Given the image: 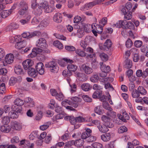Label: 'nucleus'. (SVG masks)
Segmentation results:
<instances>
[{"mask_svg": "<svg viewBox=\"0 0 148 148\" xmlns=\"http://www.w3.org/2000/svg\"><path fill=\"white\" fill-rule=\"evenodd\" d=\"M79 100V98L77 97H72L71 100L66 99L62 101V104L65 107L66 109L71 110H75L74 108L71 106H68L67 105H69L76 108L78 106Z\"/></svg>", "mask_w": 148, "mask_h": 148, "instance_id": "f257e3e1", "label": "nucleus"}, {"mask_svg": "<svg viewBox=\"0 0 148 148\" xmlns=\"http://www.w3.org/2000/svg\"><path fill=\"white\" fill-rule=\"evenodd\" d=\"M18 38V41H17L15 45L16 48L18 49H20L22 48H24L27 44V42H28L29 43V40L27 38L25 40H23L21 38Z\"/></svg>", "mask_w": 148, "mask_h": 148, "instance_id": "f03ea898", "label": "nucleus"}, {"mask_svg": "<svg viewBox=\"0 0 148 148\" xmlns=\"http://www.w3.org/2000/svg\"><path fill=\"white\" fill-rule=\"evenodd\" d=\"M39 6L42 9L44 10L45 12L46 13L51 12L53 10V8L49 6L48 2L46 1H42Z\"/></svg>", "mask_w": 148, "mask_h": 148, "instance_id": "7ed1b4c3", "label": "nucleus"}, {"mask_svg": "<svg viewBox=\"0 0 148 148\" xmlns=\"http://www.w3.org/2000/svg\"><path fill=\"white\" fill-rule=\"evenodd\" d=\"M80 70L87 75H90L92 73L93 70L92 68L87 65L85 64L81 65L80 67Z\"/></svg>", "mask_w": 148, "mask_h": 148, "instance_id": "20e7f679", "label": "nucleus"}, {"mask_svg": "<svg viewBox=\"0 0 148 148\" xmlns=\"http://www.w3.org/2000/svg\"><path fill=\"white\" fill-rule=\"evenodd\" d=\"M45 66L47 68H50L51 71L52 72H57L58 70V67L56 63L53 61H51L46 63Z\"/></svg>", "mask_w": 148, "mask_h": 148, "instance_id": "39448f33", "label": "nucleus"}, {"mask_svg": "<svg viewBox=\"0 0 148 148\" xmlns=\"http://www.w3.org/2000/svg\"><path fill=\"white\" fill-rule=\"evenodd\" d=\"M11 128L13 130L20 131L22 128V123L17 121H12L11 123Z\"/></svg>", "mask_w": 148, "mask_h": 148, "instance_id": "423d86ee", "label": "nucleus"}, {"mask_svg": "<svg viewBox=\"0 0 148 148\" xmlns=\"http://www.w3.org/2000/svg\"><path fill=\"white\" fill-rule=\"evenodd\" d=\"M99 23L96 24L95 25L97 27H99L100 29L101 32L103 31V27L106 25L107 22V18L106 17H103L101 19L99 20Z\"/></svg>", "mask_w": 148, "mask_h": 148, "instance_id": "0eeeda50", "label": "nucleus"}, {"mask_svg": "<svg viewBox=\"0 0 148 148\" xmlns=\"http://www.w3.org/2000/svg\"><path fill=\"white\" fill-rule=\"evenodd\" d=\"M112 43L111 40L109 39L106 40L103 47L100 46L99 45V47L100 49L105 51H108L112 46Z\"/></svg>", "mask_w": 148, "mask_h": 148, "instance_id": "6e6552de", "label": "nucleus"}, {"mask_svg": "<svg viewBox=\"0 0 148 148\" xmlns=\"http://www.w3.org/2000/svg\"><path fill=\"white\" fill-rule=\"evenodd\" d=\"M36 71L40 75H43L45 73L44 66L43 64L41 62L37 63L36 66Z\"/></svg>", "mask_w": 148, "mask_h": 148, "instance_id": "1a4fd4ad", "label": "nucleus"}, {"mask_svg": "<svg viewBox=\"0 0 148 148\" xmlns=\"http://www.w3.org/2000/svg\"><path fill=\"white\" fill-rule=\"evenodd\" d=\"M46 40L44 38H40L37 42L36 45L37 47L42 48H47V45L46 44Z\"/></svg>", "mask_w": 148, "mask_h": 148, "instance_id": "9d476101", "label": "nucleus"}, {"mask_svg": "<svg viewBox=\"0 0 148 148\" xmlns=\"http://www.w3.org/2000/svg\"><path fill=\"white\" fill-rule=\"evenodd\" d=\"M33 64V61L29 59L24 61L22 63L23 66L25 70L29 69L32 66Z\"/></svg>", "mask_w": 148, "mask_h": 148, "instance_id": "9b49d317", "label": "nucleus"}, {"mask_svg": "<svg viewBox=\"0 0 148 148\" xmlns=\"http://www.w3.org/2000/svg\"><path fill=\"white\" fill-rule=\"evenodd\" d=\"M101 120L103 122V123L106 125L109 126L110 127H113V124L110 122L111 119L110 118L105 115H103L101 117Z\"/></svg>", "mask_w": 148, "mask_h": 148, "instance_id": "f8f14e48", "label": "nucleus"}, {"mask_svg": "<svg viewBox=\"0 0 148 148\" xmlns=\"http://www.w3.org/2000/svg\"><path fill=\"white\" fill-rule=\"evenodd\" d=\"M96 24L95 23H92L91 25V27L92 29V33L94 34L95 36H97V34H101L103 31H101L99 27H97L95 25Z\"/></svg>", "mask_w": 148, "mask_h": 148, "instance_id": "ddd939ff", "label": "nucleus"}, {"mask_svg": "<svg viewBox=\"0 0 148 148\" xmlns=\"http://www.w3.org/2000/svg\"><path fill=\"white\" fill-rule=\"evenodd\" d=\"M22 80L21 77H11L9 81V83L10 85H14L16 83L20 82Z\"/></svg>", "mask_w": 148, "mask_h": 148, "instance_id": "4468645a", "label": "nucleus"}, {"mask_svg": "<svg viewBox=\"0 0 148 148\" xmlns=\"http://www.w3.org/2000/svg\"><path fill=\"white\" fill-rule=\"evenodd\" d=\"M14 56L13 54L9 53L7 54L5 58V61L7 64H10L14 61Z\"/></svg>", "mask_w": 148, "mask_h": 148, "instance_id": "2eb2a0df", "label": "nucleus"}, {"mask_svg": "<svg viewBox=\"0 0 148 148\" xmlns=\"http://www.w3.org/2000/svg\"><path fill=\"white\" fill-rule=\"evenodd\" d=\"M97 127L100 132L103 133H105L108 131V127L112 128V127H110L109 126L106 125V124L103 123L102 125H98Z\"/></svg>", "mask_w": 148, "mask_h": 148, "instance_id": "dca6fc26", "label": "nucleus"}, {"mask_svg": "<svg viewBox=\"0 0 148 148\" xmlns=\"http://www.w3.org/2000/svg\"><path fill=\"white\" fill-rule=\"evenodd\" d=\"M62 14L60 13H56L53 18V20L57 23H60L62 21Z\"/></svg>", "mask_w": 148, "mask_h": 148, "instance_id": "f3484780", "label": "nucleus"}, {"mask_svg": "<svg viewBox=\"0 0 148 148\" xmlns=\"http://www.w3.org/2000/svg\"><path fill=\"white\" fill-rule=\"evenodd\" d=\"M73 62V61L67 58H64L59 61V64L61 66L64 67L67 63H72Z\"/></svg>", "mask_w": 148, "mask_h": 148, "instance_id": "a211bd4d", "label": "nucleus"}, {"mask_svg": "<svg viewBox=\"0 0 148 148\" xmlns=\"http://www.w3.org/2000/svg\"><path fill=\"white\" fill-rule=\"evenodd\" d=\"M74 145L77 148H84V141L82 139H79L74 140Z\"/></svg>", "mask_w": 148, "mask_h": 148, "instance_id": "6ab92c4d", "label": "nucleus"}, {"mask_svg": "<svg viewBox=\"0 0 148 148\" xmlns=\"http://www.w3.org/2000/svg\"><path fill=\"white\" fill-rule=\"evenodd\" d=\"M81 89L84 91H88L92 88V86L88 83H84L81 86Z\"/></svg>", "mask_w": 148, "mask_h": 148, "instance_id": "aec40b11", "label": "nucleus"}, {"mask_svg": "<svg viewBox=\"0 0 148 148\" xmlns=\"http://www.w3.org/2000/svg\"><path fill=\"white\" fill-rule=\"evenodd\" d=\"M125 23V20H119L116 23L113 24L112 26L113 27H116V28L122 27L123 28V27H124Z\"/></svg>", "mask_w": 148, "mask_h": 148, "instance_id": "412c9836", "label": "nucleus"}, {"mask_svg": "<svg viewBox=\"0 0 148 148\" xmlns=\"http://www.w3.org/2000/svg\"><path fill=\"white\" fill-rule=\"evenodd\" d=\"M14 70L15 73L17 75H23L25 73L24 71L21 66L18 65L15 66Z\"/></svg>", "mask_w": 148, "mask_h": 148, "instance_id": "4be33fe9", "label": "nucleus"}, {"mask_svg": "<svg viewBox=\"0 0 148 148\" xmlns=\"http://www.w3.org/2000/svg\"><path fill=\"white\" fill-rule=\"evenodd\" d=\"M134 28V25L133 23L130 21H127L126 20L125 23L123 27V28L133 29Z\"/></svg>", "mask_w": 148, "mask_h": 148, "instance_id": "5701e85b", "label": "nucleus"}, {"mask_svg": "<svg viewBox=\"0 0 148 148\" xmlns=\"http://www.w3.org/2000/svg\"><path fill=\"white\" fill-rule=\"evenodd\" d=\"M91 3V2L82 5L80 8L81 10L82 11H84L91 8L93 7Z\"/></svg>", "mask_w": 148, "mask_h": 148, "instance_id": "b1692460", "label": "nucleus"}, {"mask_svg": "<svg viewBox=\"0 0 148 148\" xmlns=\"http://www.w3.org/2000/svg\"><path fill=\"white\" fill-rule=\"evenodd\" d=\"M38 73L36 71L35 69L32 67L29 68L28 71L29 75L33 77H36L38 75Z\"/></svg>", "mask_w": 148, "mask_h": 148, "instance_id": "393cba45", "label": "nucleus"}, {"mask_svg": "<svg viewBox=\"0 0 148 148\" xmlns=\"http://www.w3.org/2000/svg\"><path fill=\"white\" fill-rule=\"evenodd\" d=\"M25 102L27 104V105L30 107H33L34 106V103L32 99L27 97L25 99Z\"/></svg>", "mask_w": 148, "mask_h": 148, "instance_id": "a878e982", "label": "nucleus"}, {"mask_svg": "<svg viewBox=\"0 0 148 148\" xmlns=\"http://www.w3.org/2000/svg\"><path fill=\"white\" fill-rule=\"evenodd\" d=\"M132 65V61L128 58L126 59L124 63L123 66L125 68L130 69L131 68Z\"/></svg>", "mask_w": 148, "mask_h": 148, "instance_id": "bb28decb", "label": "nucleus"}, {"mask_svg": "<svg viewBox=\"0 0 148 148\" xmlns=\"http://www.w3.org/2000/svg\"><path fill=\"white\" fill-rule=\"evenodd\" d=\"M66 80L69 84L71 87V93H73L76 91L77 89V86L75 84H73L72 85L70 84V82L71 81V79L69 77H67L66 78Z\"/></svg>", "mask_w": 148, "mask_h": 148, "instance_id": "cd10ccee", "label": "nucleus"}, {"mask_svg": "<svg viewBox=\"0 0 148 148\" xmlns=\"http://www.w3.org/2000/svg\"><path fill=\"white\" fill-rule=\"evenodd\" d=\"M64 119L66 120H69L70 123L73 125L76 124V118L71 116H66L64 117Z\"/></svg>", "mask_w": 148, "mask_h": 148, "instance_id": "c85d7f7f", "label": "nucleus"}, {"mask_svg": "<svg viewBox=\"0 0 148 148\" xmlns=\"http://www.w3.org/2000/svg\"><path fill=\"white\" fill-rule=\"evenodd\" d=\"M11 130L10 126L7 124L2 125L1 127V130L3 132L8 133Z\"/></svg>", "mask_w": 148, "mask_h": 148, "instance_id": "c756f323", "label": "nucleus"}, {"mask_svg": "<svg viewBox=\"0 0 148 148\" xmlns=\"http://www.w3.org/2000/svg\"><path fill=\"white\" fill-rule=\"evenodd\" d=\"M72 63H70V64H68L67 66L68 70L71 73L72 72H75L77 68L76 65L71 64Z\"/></svg>", "mask_w": 148, "mask_h": 148, "instance_id": "7c9ffc66", "label": "nucleus"}, {"mask_svg": "<svg viewBox=\"0 0 148 148\" xmlns=\"http://www.w3.org/2000/svg\"><path fill=\"white\" fill-rule=\"evenodd\" d=\"M100 69L102 71L106 73H109L110 71V67L108 65L105 64H102L101 65Z\"/></svg>", "mask_w": 148, "mask_h": 148, "instance_id": "2f4dec72", "label": "nucleus"}, {"mask_svg": "<svg viewBox=\"0 0 148 148\" xmlns=\"http://www.w3.org/2000/svg\"><path fill=\"white\" fill-rule=\"evenodd\" d=\"M11 109L12 111H16L17 112L21 113L22 111V108L21 106H19L15 104L12 106Z\"/></svg>", "mask_w": 148, "mask_h": 148, "instance_id": "473e14b6", "label": "nucleus"}, {"mask_svg": "<svg viewBox=\"0 0 148 148\" xmlns=\"http://www.w3.org/2000/svg\"><path fill=\"white\" fill-rule=\"evenodd\" d=\"M101 139L104 141H109L110 138V135L109 133H106L102 135L101 136Z\"/></svg>", "mask_w": 148, "mask_h": 148, "instance_id": "72a5a7b5", "label": "nucleus"}, {"mask_svg": "<svg viewBox=\"0 0 148 148\" xmlns=\"http://www.w3.org/2000/svg\"><path fill=\"white\" fill-rule=\"evenodd\" d=\"M137 90L139 93L143 95H145L147 93V91L142 86H139L137 88Z\"/></svg>", "mask_w": 148, "mask_h": 148, "instance_id": "f704fd0d", "label": "nucleus"}, {"mask_svg": "<svg viewBox=\"0 0 148 148\" xmlns=\"http://www.w3.org/2000/svg\"><path fill=\"white\" fill-rule=\"evenodd\" d=\"M18 8L28 9V6L27 3L24 1H21L18 4Z\"/></svg>", "mask_w": 148, "mask_h": 148, "instance_id": "c9c22d12", "label": "nucleus"}, {"mask_svg": "<svg viewBox=\"0 0 148 148\" xmlns=\"http://www.w3.org/2000/svg\"><path fill=\"white\" fill-rule=\"evenodd\" d=\"M74 140H72L66 142L65 143L64 148H74L73 147V146L74 145Z\"/></svg>", "mask_w": 148, "mask_h": 148, "instance_id": "e433bc0d", "label": "nucleus"}, {"mask_svg": "<svg viewBox=\"0 0 148 148\" xmlns=\"http://www.w3.org/2000/svg\"><path fill=\"white\" fill-rule=\"evenodd\" d=\"M55 97L56 99L60 101H62L64 98V96L61 91L58 92Z\"/></svg>", "mask_w": 148, "mask_h": 148, "instance_id": "4c0bfd02", "label": "nucleus"}, {"mask_svg": "<svg viewBox=\"0 0 148 148\" xmlns=\"http://www.w3.org/2000/svg\"><path fill=\"white\" fill-rule=\"evenodd\" d=\"M102 95V91L96 90L94 92L92 97L93 98H97L100 97Z\"/></svg>", "mask_w": 148, "mask_h": 148, "instance_id": "58836bf2", "label": "nucleus"}, {"mask_svg": "<svg viewBox=\"0 0 148 148\" xmlns=\"http://www.w3.org/2000/svg\"><path fill=\"white\" fill-rule=\"evenodd\" d=\"M11 11L10 10H6L3 11L1 13L2 18H5L7 17L11 14Z\"/></svg>", "mask_w": 148, "mask_h": 148, "instance_id": "ea45409f", "label": "nucleus"}, {"mask_svg": "<svg viewBox=\"0 0 148 148\" xmlns=\"http://www.w3.org/2000/svg\"><path fill=\"white\" fill-rule=\"evenodd\" d=\"M38 136V132L36 131H34L30 134L29 136V138L30 140H33L37 137Z\"/></svg>", "mask_w": 148, "mask_h": 148, "instance_id": "a19ab883", "label": "nucleus"}, {"mask_svg": "<svg viewBox=\"0 0 148 148\" xmlns=\"http://www.w3.org/2000/svg\"><path fill=\"white\" fill-rule=\"evenodd\" d=\"M18 113L16 111L12 110L9 112V114L10 117L12 119L17 118L18 116Z\"/></svg>", "mask_w": 148, "mask_h": 148, "instance_id": "79ce46f5", "label": "nucleus"}, {"mask_svg": "<svg viewBox=\"0 0 148 148\" xmlns=\"http://www.w3.org/2000/svg\"><path fill=\"white\" fill-rule=\"evenodd\" d=\"M53 45L59 49H62L63 47L62 44L58 40L54 41Z\"/></svg>", "mask_w": 148, "mask_h": 148, "instance_id": "37998d69", "label": "nucleus"}, {"mask_svg": "<svg viewBox=\"0 0 148 148\" xmlns=\"http://www.w3.org/2000/svg\"><path fill=\"white\" fill-rule=\"evenodd\" d=\"M49 21L48 19L45 18L40 23V25L43 27H47L49 23Z\"/></svg>", "mask_w": 148, "mask_h": 148, "instance_id": "c03bdc74", "label": "nucleus"}, {"mask_svg": "<svg viewBox=\"0 0 148 148\" xmlns=\"http://www.w3.org/2000/svg\"><path fill=\"white\" fill-rule=\"evenodd\" d=\"M99 77L97 74H94L90 77V81L93 83L97 82L99 79Z\"/></svg>", "mask_w": 148, "mask_h": 148, "instance_id": "a18cd8bd", "label": "nucleus"}, {"mask_svg": "<svg viewBox=\"0 0 148 148\" xmlns=\"http://www.w3.org/2000/svg\"><path fill=\"white\" fill-rule=\"evenodd\" d=\"M99 56L101 60L104 61H106L108 60V56L104 53H100Z\"/></svg>", "mask_w": 148, "mask_h": 148, "instance_id": "49530a36", "label": "nucleus"}, {"mask_svg": "<svg viewBox=\"0 0 148 148\" xmlns=\"http://www.w3.org/2000/svg\"><path fill=\"white\" fill-rule=\"evenodd\" d=\"M132 95L134 98H137L140 96V94L136 89H134L132 91Z\"/></svg>", "mask_w": 148, "mask_h": 148, "instance_id": "de8ad7c7", "label": "nucleus"}, {"mask_svg": "<svg viewBox=\"0 0 148 148\" xmlns=\"http://www.w3.org/2000/svg\"><path fill=\"white\" fill-rule=\"evenodd\" d=\"M75 52L79 56L82 57H84L86 56V53L83 51L79 49H78L76 50Z\"/></svg>", "mask_w": 148, "mask_h": 148, "instance_id": "09e8293b", "label": "nucleus"}, {"mask_svg": "<svg viewBox=\"0 0 148 148\" xmlns=\"http://www.w3.org/2000/svg\"><path fill=\"white\" fill-rule=\"evenodd\" d=\"M14 103L15 104L21 106L24 104V102L22 99L17 98L14 101Z\"/></svg>", "mask_w": 148, "mask_h": 148, "instance_id": "8fccbe9b", "label": "nucleus"}, {"mask_svg": "<svg viewBox=\"0 0 148 148\" xmlns=\"http://www.w3.org/2000/svg\"><path fill=\"white\" fill-rule=\"evenodd\" d=\"M10 118L8 116H4L1 118V122L3 124H7L10 122Z\"/></svg>", "mask_w": 148, "mask_h": 148, "instance_id": "3c124183", "label": "nucleus"}, {"mask_svg": "<svg viewBox=\"0 0 148 148\" xmlns=\"http://www.w3.org/2000/svg\"><path fill=\"white\" fill-rule=\"evenodd\" d=\"M51 123L49 122H48L44 123L43 125L40 127V129L42 130H45L47 129L50 125Z\"/></svg>", "mask_w": 148, "mask_h": 148, "instance_id": "603ef678", "label": "nucleus"}, {"mask_svg": "<svg viewBox=\"0 0 148 148\" xmlns=\"http://www.w3.org/2000/svg\"><path fill=\"white\" fill-rule=\"evenodd\" d=\"M41 34V32L39 31H34L30 33V37L39 36Z\"/></svg>", "mask_w": 148, "mask_h": 148, "instance_id": "864d4df0", "label": "nucleus"}, {"mask_svg": "<svg viewBox=\"0 0 148 148\" xmlns=\"http://www.w3.org/2000/svg\"><path fill=\"white\" fill-rule=\"evenodd\" d=\"M101 108V107L100 106L96 107L95 108V112L99 115H101L103 114V112Z\"/></svg>", "mask_w": 148, "mask_h": 148, "instance_id": "5fc2aeb1", "label": "nucleus"}, {"mask_svg": "<svg viewBox=\"0 0 148 148\" xmlns=\"http://www.w3.org/2000/svg\"><path fill=\"white\" fill-rule=\"evenodd\" d=\"M42 9L39 6L37 8L34 10V12L35 14L37 15H40L42 12Z\"/></svg>", "mask_w": 148, "mask_h": 148, "instance_id": "6e6d98bb", "label": "nucleus"}, {"mask_svg": "<svg viewBox=\"0 0 148 148\" xmlns=\"http://www.w3.org/2000/svg\"><path fill=\"white\" fill-rule=\"evenodd\" d=\"M124 18L127 20H130L132 17V12H127L126 13H125Z\"/></svg>", "mask_w": 148, "mask_h": 148, "instance_id": "4d7b16f0", "label": "nucleus"}, {"mask_svg": "<svg viewBox=\"0 0 148 148\" xmlns=\"http://www.w3.org/2000/svg\"><path fill=\"white\" fill-rule=\"evenodd\" d=\"M20 141L19 138L17 136H14L11 140V142L12 143L14 144L18 143Z\"/></svg>", "mask_w": 148, "mask_h": 148, "instance_id": "13d9d810", "label": "nucleus"}, {"mask_svg": "<svg viewBox=\"0 0 148 148\" xmlns=\"http://www.w3.org/2000/svg\"><path fill=\"white\" fill-rule=\"evenodd\" d=\"M103 106L105 109L109 111H112V108L110 106L108 103L106 102H103Z\"/></svg>", "mask_w": 148, "mask_h": 148, "instance_id": "bf43d9fd", "label": "nucleus"}, {"mask_svg": "<svg viewBox=\"0 0 148 148\" xmlns=\"http://www.w3.org/2000/svg\"><path fill=\"white\" fill-rule=\"evenodd\" d=\"M127 129L125 126H123L120 127L118 129V132L119 133H122L127 131Z\"/></svg>", "mask_w": 148, "mask_h": 148, "instance_id": "052dcab7", "label": "nucleus"}, {"mask_svg": "<svg viewBox=\"0 0 148 148\" xmlns=\"http://www.w3.org/2000/svg\"><path fill=\"white\" fill-rule=\"evenodd\" d=\"M96 140V137L90 135L89 136L86 140V141L88 142H91L93 141H95Z\"/></svg>", "mask_w": 148, "mask_h": 148, "instance_id": "680f3d73", "label": "nucleus"}, {"mask_svg": "<svg viewBox=\"0 0 148 148\" xmlns=\"http://www.w3.org/2000/svg\"><path fill=\"white\" fill-rule=\"evenodd\" d=\"M5 85L4 83H2L0 85V93L3 94L5 91Z\"/></svg>", "mask_w": 148, "mask_h": 148, "instance_id": "e2e57ef3", "label": "nucleus"}, {"mask_svg": "<svg viewBox=\"0 0 148 148\" xmlns=\"http://www.w3.org/2000/svg\"><path fill=\"white\" fill-rule=\"evenodd\" d=\"M92 146L94 148H103L102 145L98 143H94L92 144Z\"/></svg>", "mask_w": 148, "mask_h": 148, "instance_id": "0e129e2a", "label": "nucleus"}, {"mask_svg": "<svg viewBox=\"0 0 148 148\" xmlns=\"http://www.w3.org/2000/svg\"><path fill=\"white\" fill-rule=\"evenodd\" d=\"M18 14L21 15H23L25 14L27 12L28 9H25L18 8Z\"/></svg>", "mask_w": 148, "mask_h": 148, "instance_id": "69168bd1", "label": "nucleus"}, {"mask_svg": "<svg viewBox=\"0 0 148 148\" xmlns=\"http://www.w3.org/2000/svg\"><path fill=\"white\" fill-rule=\"evenodd\" d=\"M133 45V42L132 40L129 38L126 42L125 45L126 47L128 48H130Z\"/></svg>", "mask_w": 148, "mask_h": 148, "instance_id": "338daca9", "label": "nucleus"}, {"mask_svg": "<svg viewBox=\"0 0 148 148\" xmlns=\"http://www.w3.org/2000/svg\"><path fill=\"white\" fill-rule=\"evenodd\" d=\"M82 97L85 101L90 102L92 101V99L87 95H84L82 96Z\"/></svg>", "mask_w": 148, "mask_h": 148, "instance_id": "774afa93", "label": "nucleus"}]
</instances>
